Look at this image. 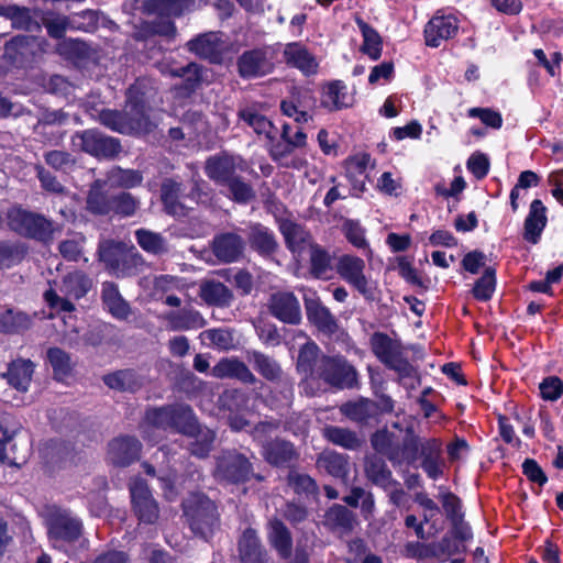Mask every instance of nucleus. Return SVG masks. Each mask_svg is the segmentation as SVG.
I'll use <instances>...</instances> for the list:
<instances>
[{
    "label": "nucleus",
    "instance_id": "1",
    "mask_svg": "<svg viewBox=\"0 0 563 563\" xmlns=\"http://www.w3.org/2000/svg\"><path fill=\"white\" fill-rule=\"evenodd\" d=\"M398 431L379 430L372 435L373 449L385 455L394 466L413 464L422 452L424 440H421L413 431L412 426L399 429L398 423L393 424Z\"/></svg>",
    "mask_w": 563,
    "mask_h": 563
},
{
    "label": "nucleus",
    "instance_id": "2",
    "mask_svg": "<svg viewBox=\"0 0 563 563\" xmlns=\"http://www.w3.org/2000/svg\"><path fill=\"white\" fill-rule=\"evenodd\" d=\"M148 110L143 98L139 97L136 89L132 87L129 89L123 110H102L99 120L103 125L119 133H146L153 128Z\"/></svg>",
    "mask_w": 563,
    "mask_h": 563
},
{
    "label": "nucleus",
    "instance_id": "3",
    "mask_svg": "<svg viewBox=\"0 0 563 563\" xmlns=\"http://www.w3.org/2000/svg\"><path fill=\"white\" fill-rule=\"evenodd\" d=\"M47 537L52 548L73 554L77 547L87 549L84 522L69 509L53 507L47 520Z\"/></svg>",
    "mask_w": 563,
    "mask_h": 563
},
{
    "label": "nucleus",
    "instance_id": "4",
    "mask_svg": "<svg viewBox=\"0 0 563 563\" xmlns=\"http://www.w3.org/2000/svg\"><path fill=\"white\" fill-rule=\"evenodd\" d=\"M198 428L192 410L185 405L150 409L142 424L144 438L156 442V431L175 430L187 437Z\"/></svg>",
    "mask_w": 563,
    "mask_h": 563
},
{
    "label": "nucleus",
    "instance_id": "5",
    "mask_svg": "<svg viewBox=\"0 0 563 563\" xmlns=\"http://www.w3.org/2000/svg\"><path fill=\"white\" fill-rule=\"evenodd\" d=\"M98 253L109 273L118 278L135 275L143 265V258L137 250L123 242L103 241Z\"/></svg>",
    "mask_w": 563,
    "mask_h": 563
},
{
    "label": "nucleus",
    "instance_id": "6",
    "mask_svg": "<svg viewBox=\"0 0 563 563\" xmlns=\"http://www.w3.org/2000/svg\"><path fill=\"white\" fill-rule=\"evenodd\" d=\"M184 512L191 531L207 540L219 526L214 503L201 494H194L184 501Z\"/></svg>",
    "mask_w": 563,
    "mask_h": 563
},
{
    "label": "nucleus",
    "instance_id": "7",
    "mask_svg": "<svg viewBox=\"0 0 563 563\" xmlns=\"http://www.w3.org/2000/svg\"><path fill=\"white\" fill-rule=\"evenodd\" d=\"M92 286L91 279L80 271H74L65 275L58 287L59 296L54 289L44 292V299L49 308L56 311L71 312L75 306L71 299L78 300L87 295Z\"/></svg>",
    "mask_w": 563,
    "mask_h": 563
},
{
    "label": "nucleus",
    "instance_id": "8",
    "mask_svg": "<svg viewBox=\"0 0 563 563\" xmlns=\"http://www.w3.org/2000/svg\"><path fill=\"white\" fill-rule=\"evenodd\" d=\"M365 269V261L352 254L339 256L335 263L338 275L366 300H373L377 287L376 283L366 275Z\"/></svg>",
    "mask_w": 563,
    "mask_h": 563
},
{
    "label": "nucleus",
    "instance_id": "9",
    "mask_svg": "<svg viewBox=\"0 0 563 563\" xmlns=\"http://www.w3.org/2000/svg\"><path fill=\"white\" fill-rule=\"evenodd\" d=\"M371 347L375 356L387 367L398 373L400 377H410L415 373L413 366L404 355L398 341L387 334L375 332L371 338Z\"/></svg>",
    "mask_w": 563,
    "mask_h": 563
},
{
    "label": "nucleus",
    "instance_id": "10",
    "mask_svg": "<svg viewBox=\"0 0 563 563\" xmlns=\"http://www.w3.org/2000/svg\"><path fill=\"white\" fill-rule=\"evenodd\" d=\"M312 379H321L339 388H350L356 382V371L342 356L322 355L313 365Z\"/></svg>",
    "mask_w": 563,
    "mask_h": 563
},
{
    "label": "nucleus",
    "instance_id": "11",
    "mask_svg": "<svg viewBox=\"0 0 563 563\" xmlns=\"http://www.w3.org/2000/svg\"><path fill=\"white\" fill-rule=\"evenodd\" d=\"M8 222L10 228L18 233L40 241L52 239L55 231L52 221L41 214L29 212L21 208H12L8 212Z\"/></svg>",
    "mask_w": 563,
    "mask_h": 563
},
{
    "label": "nucleus",
    "instance_id": "12",
    "mask_svg": "<svg viewBox=\"0 0 563 563\" xmlns=\"http://www.w3.org/2000/svg\"><path fill=\"white\" fill-rule=\"evenodd\" d=\"M162 201L166 212L174 217H184L187 214L191 206L186 205V200L189 199L195 203L205 201L207 194L202 192L199 184H195L189 196L181 194V185L173 179H167L162 184Z\"/></svg>",
    "mask_w": 563,
    "mask_h": 563
},
{
    "label": "nucleus",
    "instance_id": "13",
    "mask_svg": "<svg viewBox=\"0 0 563 563\" xmlns=\"http://www.w3.org/2000/svg\"><path fill=\"white\" fill-rule=\"evenodd\" d=\"M190 0H147L145 10L162 19L153 23V32L164 36H174L176 27L170 18L178 16L188 8Z\"/></svg>",
    "mask_w": 563,
    "mask_h": 563
},
{
    "label": "nucleus",
    "instance_id": "14",
    "mask_svg": "<svg viewBox=\"0 0 563 563\" xmlns=\"http://www.w3.org/2000/svg\"><path fill=\"white\" fill-rule=\"evenodd\" d=\"M244 162L240 157L228 154L214 155L207 159L206 175L216 184L225 186L235 178L236 170H244Z\"/></svg>",
    "mask_w": 563,
    "mask_h": 563
},
{
    "label": "nucleus",
    "instance_id": "15",
    "mask_svg": "<svg viewBox=\"0 0 563 563\" xmlns=\"http://www.w3.org/2000/svg\"><path fill=\"white\" fill-rule=\"evenodd\" d=\"M130 494L133 509L139 519L146 523H153L158 518V506L142 478H134L130 484Z\"/></svg>",
    "mask_w": 563,
    "mask_h": 563
},
{
    "label": "nucleus",
    "instance_id": "16",
    "mask_svg": "<svg viewBox=\"0 0 563 563\" xmlns=\"http://www.w3.org/2000/svg\"><path fill=\"white\" fill-rule=\"evenodd\" d=\"M252 472L250 462L240 453H223L217 462L216 476L230 483L249 479Z\"/></svg>",
    "mask_w": 563,
    "mask_h": 563
},
{
    "label": "nucleus",
    "instance_id": "17",
    "mask_svg": "<svg viewBox=\"0 0 563 563\" xmlns=\"http://www.w3.org/2000/svg\"><path fill=\"white\" fill-rule=\"evenodd\" d=\"M73 142L75 146L98 157L113 156L120 150V145L114 139L106 136L95 130H87L76 134Z\"/></svg>",
    "mask_w": 563,
    "mask_h": 563
},
{
    "label": "nucleus",
    "instance_id": "18",
    "mask_svg": "<svg viewBox=\"0 0 563 563\" xmlns=\"http://www.w3.org/2000/svg\"><path fill=\"white\" fill-rule=\"evenodd\" d=\"M459 20L453 14L437 13L424 26L426 44L430 47H439L442 42L456 35Z\"/></svg>",
    "mask_w": 563,
    "mask_h": 563
},
{
    "label": "nucleus",
    "instance_id": "19",
    "mask_svg": "<svg viewBox=\"0 0 563 563\" xmlns=\"http://www.w3.org/2000/svg\"><path fill=\"white\" fill-rule=\"evenodd\" d=\"M283 57L287 65L297 68L303 75L310 76L318 73L319 63L309 49L299 42L285 45Z\"/></svg>",
    "mask_w": 563,
    "mask_h": 563
},
{
    "label": "nucleus",
    "instance_id": "20",
    "mask_svg": "<svg viewBox=\"0 0 563 563\" xmlns=\"http://www.w3.org/2000/svg\"><path fill=\"white\" fill-rule=\"evenodd\" d=\"M141 448L137 439L128 435L119 437L109 443L108 457L114 465L128 466L139 459Z\"/></svg>",
    "mask_w": 563,
    "mask_h": 563
},
{
    "label": "nucleus",
    "instance_id": "21",
    "mask_svg": "<svg viewBox=\"0 0 563 563\" xmlns=\"http://www.w3.org/2000/svg\"><path fill=\"white\" fill-rule=\"evenodd\" d=\"M161 319L170 331L197 330L203 328L207 323L202 314L191 307L166 312L161 316Z\"/></svg>",
    "mask_w": 563,
    "mask_h": 563
},
{
    "label": "nucleus",
    "instance_id": "22",
    "mask_svg": "<svg viewBox=\"0 0 563 563\" xmlns=\"http://www.w3.org/2000/svg\"><path fill=\"white\" fill-rule=\"evenodd\" d=\"M269 309L273 316L285 323L297 324L301 320L300 306L290 292H278L271 297Z\"/></svg>",
    "mask_w": 563,
    "mask_h": 563
},
{
    "label": "nucleus",
    "instance_id": "23",
    "mask_svg": "<svg viewBox=\"0 0 563 563\" xmlns=\"http://www.w3.org/2000/svg\"><path fill=\"white\" fill-rule=\"evenodd\" d=\"M305 305L308 319L322 332L333 334L338 331V322L330 310L323 306L314 292L311 297L305 295Z\"/></svg>",
    "mask_w": 563,
    "mask_h": 563
},
{
    "label": "nucleus",
    "instance_id": "24",
    "mask_svg": "<svg viewBox=\"0 0 563 563\" xmlns=\"http://www.w3.org/2000/svg\"><path fill=\"white\" fill-rule=\"evenodd\" d=\"M34 363L30 360L16 358L8 364L2 377L7 383L21 393H26L32 382Z\"/></svg>",
    "mask_w": 563,
    "mask_h": 563
},
{
    "label": "nucleus",
    "instance_id": "25",
    "mask_svg": "<svg viewBox=\"0 0 563 563\" xmlns=\"http://www.w3.org/2000/svg\"><path fill=\"white\" fill-rule=\"evenodd\" d=\"M547 208L539 199H534L525 220L523 239L532 244H537L547 225Z\"/></svg>",
    "mask_w": 563,
    "mask_h": 563
},
{
    "label": "nucleus",
    "instance_id": "26",
    "mask_svg": "<svg viewBox=\"0 0 563 563\" xmlns=\"http://www.w3.org/2000/svg\"><path fill=\"white\" fill-rule=\"evenodd\" d=\"M238 69L244 78L265 75L269 69L266 52L261 48L244 52L238 59Z\"/></svg>",
    "mask_w": 563,
    "mask_h": 563
},
{
    "label": "nucleus",
    "instance_id": "27",
    "mask_svg": "<svg viewBox=\"0 0 563 563\" xmlns=\"http://www.w3.org/2000/svg\"><path fill=\"white\" fill-rule=\"evenodd\" d=\"M244 249L243 240L235 233H224L214 238L213 254L224 263H232L239 260Z\"/></svg>",
    "mask_w": 563,
    "mask_h": 563
},
{
    "label": "nucleus",
    "instance_id": "28",
    "mask_svg": "<svg viewBox=\"0 0 563 563\" xmlns=\"http://www.w3.org/2000/svg\"><path fill=\"white\" fill-rule=\"evenodd\" d=\"M187 45L189 51L211 62H218L224 51L221 36L214 32L202 34L189 41Z\"/></svg>",
    "mask_w": 563,
    "mask_h": 563
},
{
    "label": "nucleus",
    "instance_id": "29",
    "mask_svg": "<svg viewBox=\"0 0 563 563\" xmlns=\"http://www.w3.org/2000/svg\"><path fill=\"white\" fill-rule=\"evenodd\" d=\"M419 456L422 459L421 467L430 478L437 479L442 476L444 460L442 459L441 444L438 440H424L422 452Z\"/></svg>",
    "mask_w": 563,
    "mask_h": 563
},
{
    "label": "nucleus",
    "instance_id": "30",
    "mask_svg": "<svg viewBox=\"0 0 563 563\" xmlns=\"http://www.w3.org/2000/svg\"><path fill=\"white\" fill-rule=\"evenodd\" d=\"M263 456L272 465L284 466L297 460L298 454L290 442L275 439L264 444Z\"/></svg>",
    "mask_w": 563,
    "mask_h": 563
},
{
    "label": "nucleus",
    "instance_id": "31",
    "mask_svg": "<svg viewBox=\"0 0 563 563\" xmlns=\"http://www.w3.org/2000/svg\"><path fill=\"white\" fill-rule=\"evenodd\" d=\"M280 231L292 253L300 255L305 250H310L311 245H314L310 233L303 227L292 221L282 222Z\"/></svg>",
    "mask_w": 563,
    "mask_h": 563
},
{
    "label": "nucleus",
    "instance_id": "32",
    "mask_svg": "<svg viewBox=\"0 0 563 563\" xmlns=\"http://www.w3.org/2000/svg\"><path fill=\"white\" fill-rule=\"evenodd\" d=\"M216 378H236L243 383H254L255 376L249 367L238 358H222L211 369Z\"/></svg>",
    "mask_w": 563,
    "mask_h": 563
},
{
    "label": "nucleus",
    "instance_id": "33",
    "mask_svg": "<svg viewBox=\"0 0 563 563\" xmlns=\"http://www.w3.org/2000/svg\"><path fill=\"white\" fill-rule=\"evenodd\" d=\"M317 466L333 477L343 482L347 481L350 473L347 455L334 451H324L318 456Z\"/></svg>",
    "mask_w": 563,
    "mask_h": 563
},
{
    "label": "nucleus",
    "instance_id": "34",
    "mask_svg": "<svg viewBox=\"0 0 563 563\" xmlns=\"http://www.w3.org/2000/svg\"><path fill=\"white\" fill-rule=\"evenodd\" d=\"M324 525L340 534L350 533L355 525L354 514L342 505H333L324 515Z\"/></svg>",
    "mask_w": 563,
    "mask_h": 563
},
{
    "label": "nucleus",
    "instance_id": "35",
    "mask_svg": "<svg viewBox=\"0 0 563 563\" xmlns=\"http://www.w3.org/2000/svg\"><path fill=\"white\" fill-rule=\"evenodd\" d=\"M365 474L373 484L384 489H391L393 485H398L385 461L376 455L366 457Z\"/></svg>",
    "mask_w": 563,
    "mask_h": 563
},
{
    "label": "nucleus",
    "instance_id": "36",
    "mask_svg": "<svg viewBox=\"0 0 563 563\" xmlns=\"http://www.w3.org/2000/svg\"><path fill=\"white\" fill-rule=\"evenodd\" d=\"M369 166H372V159L367 153H358L346 161V175L355 191H365L366 172Z\"/></svg>",
    "mask_w": 563,
    "mask_h": 563
},
{
    "label": "nucleus",
    "instance_id": "37",
    "mask_svg": "<svg viewBox=\"0 0 563 563\" xmlns=\"http://www.w3.org/2000/svg\"><path fill=\"white\" fill-rule=\"evenodd\" d=\"M239 553L242 563H265V553L255 530L246 529L243 532L239 540Z\"/></svg>",
    "mask_w": 563,
    "mask_h": 563
},
{
    "label": "nucleus",
    "instance_id": "38",
    "mask_svg": "<svg viewBox=\"0 0 563 563\" xmlns=\"http://www.w3.org/2000/svg\"><path fill=\"white\" fill-rule=\"evenodd\" d=\"M33 318L18 309H0V332L18 333L31 328Z\"/></svg>",
    "mask_w": 563,
    "mask_h": 563
},
{
    "label": "nucleus",
    "instance_id": "39",
    "mask_svg": "<svg viewBox=\"0 0 563 563\" xmlns=\"http://www.w3.org/2000/svg\"><path fill=\"white\" fill-rule=\"evenodd\" d=\"M102 300L109 312L114 318L123 320L129 317V305L121 297L115 284L111 282H104L102 284Z\"/></svg>",
    "mask_w": 563,
    "mask_h": 563
},
{
    "label": "nucleus",
    "instance_id": "40",
    "mask_svg": "<svg viewBox=\"0 0 563 563\" xmlns=\"http://www.w3.org/2000/svg\"><path fill=\"white\" fill-rule=\"evenodd\" d=\"M351 102L352 99L347 93V88L342 81L330 82L323 90L321 103L331 111L346 108Z\"/></svg>",
    "mask_w": 563,
    "mask_h": 563
},
{
    "label": "nucleus",
    "instance_id": "41",
    "mask_svg": "<svg viewBox=\"0 0 563 563\" xmlns=\"http://www.w3.org/2000/svg\"><path fill=\"white\" fill-rule=\"evenodd\" d=\"M239 118L246 125L252 128L256 134L265 135L267 139H273V123L264 114H262L256 107L249 106L241 109L239 111Z\"/></svg>",
    "mask_w": 563,
    "mask_h": 563
},
{
    "label": "nucleus",
    "instance_id": "42",
    "mask_svg": "<svg viewBox=\"0 0 563 563\" xmlns=\"http://www.w3.org/2000/svg\"><path fill=\"white\" fill-rule=\"evenodd\" d=\"M200 297L214 306H228L232 300V292L220 282L207 280L200 285Z\"/></svg>",
    "mask_w": 563,
    "mask_h": 563
},
{
    "label": "nucleus",
    "instance_id": "43",
    "mask_svg": "<svg viewBox=\"0 0 563 563\" xmlns=\"http://www.w3.org/2000/svg\"><path fill=\"white\" fill-rule=\"evenodd\" d=\"M161 71L164 75L170 77H178L184 79V90L191 92L195 90L199 81L201 80L200 68L195 63H189L183 67H174L169 65H163Z\"/></svg>",
    "mask_w": 563,
    "mask_h": 563
},
{
    "label": "nucleus",
    "instance_id": "44",
    "mask_svg": "<svg viewBox=\"0 0 563 563\" xmlns=\"http://www.w3.org/2000/svg\"><path fill=\"white\" fill-rule=\"evenodd\" d=\"M268 539L278 553L286 558L291 551V537L286 526L277 518L271 519L268 522Z\"/></svg>",
    "mask_w": 563,
    "mask_h": 563
},
{
    "label": "nucleus",
    "instance_id": "45",
    "mask_svg": "<svg viewBox=\"0 0 563 563\" xmlns=\"http://www.w3.org/2000/svg\"><path fill=\"white\" fill-rule=\"evenodd\" d=\"M355 22L363 36L362 52L376 60L382 55V37L371 25L361 18H356Z\"/></svg>",
    "mask_w": 563,
    "mask_h": 563
},
{
    "label": "nucleus",
    "instance_id": "46",
    "mask_svg": "<svg viewBox=\"0 0 563 563\" xmlns=\"http://www.w3.org/2000/svg\"><path fill=\"white\" fill-rule=\"evenodd\" d=\"M322 434L328 441L347 450H355L362 444L356 433L345 428L328 426L323 428Z\"/></svg>",
    "mask_w": 563,
    "mask_h": 563
},
{
    "label": "nucleus",
    "instance_id": "47",
    "mask_svg": "<svg viewBox=\"0 0 563 563\" xmlns=\"http://www.w3.org/2000/svg\"><path fill=\"white\" fill-rule=\"evenodd\" d=\"M341 412L351 420L364 422L377 415V406L368 399H358L344 404Z\"/></svg>",
    "mask_w": 563,
    "mask_h": 563
},
{
    "label": "nucleus",
    "instance_id": "48",
    "mask_svg": "<svg viewBox=\"0 0 563 563\" xmlns=\"http://www.w3.org/2000/svg\"><path fill=\"white\" fill-rule=\"evenodd\" d=\"M202 343L221 351L234 349L235 339L233 332L227 328L205 330L200 333Z\"/></svg>",
    "mask_w": 563,
    "mask_h": 563
},
{
    "label": "nucleus",
    "instance_id": "49",
    "mask_svg": "<svg viewBox=\"0 0 563 563\" xmlns=\"http://www.w3.org/2000/svg\"><path fill=\"white\" fill-rule=\"evenodd\" d=\"M249 362H251L254 368L266 379L277 380L282 377L283 371L277 362L269 356L253 351L249 353Z\"/></svg>",
    "mask_w": 563,
    "mask_h": 563
},
{
    "label": "nucleus",
    "instance_id": "50",
    "mask_svg": "<svg viewBox=\"0 0 563 563\" xmlns=\"http://www.w3.org/2000/svg\"><path fill=\"white\" fill-rule=\"evenodd\" d=\"M249 240L251 246L263 254L274 252L277 246L273 232L260 224L251 227Z\"/></svg>",
    "mask_w": 563,
    "mask_h": 563
},
{
    "label": "nucleus",
    "instance_id": "51",
    "mask_svg": "<svg viewBox=\"0 0 563 563\" xmlns=\"http://www.w3.org/2000/svg\"><path fill=\"white\" fill-rule=\"evenodd\" d=\"M103 382L111 389L120 391H134L141 386L136 374L131 369L118 371L106 375Z\"/></svg>",
    "mask_w": 563,
    "mask_h": 563
},
{
    "label": "nucleus",
    "instance_id": "52",
    "mask_svg": "<svg viewBox=\"0 0 563 563\" xmlns=\"http://www.w3.org/2000/svg\"><path fill=\"white\" fill-rule=\"evenodd\" d=\"M0 15L10 19L12 26L15 29L31 31L40 27V25L32 20L30 10L26 8H20L13 4L3 5L0 7Z\"/></svg>",
    "mask_w": 563,
    "mask_h": 563
},
{
    "label": "nucleus",
    "instance_id": "53",
    "mask_svg": "<svg viewBox=\"0 0 563 563\" xmlns=\"http://www.w3.org/2000/svg\"><path fill=\"white\" fill-rule=\"evenodd\" d=\"M311 274L317 278H329L331 272V256L320 245H311L309 250Z\"/></svg>",
    "mask_w": 563,
    "mask_h": 563
},
{
    "label": "nucleus",
    "instance_id": "54",
    "mask_svg": "<svg viewBox=\"0 0 563 563\" xmlns=\"http://www.w3.org/2000/svg\"><path fill=\"white\" fill-rule=\"evenodd\" d=\"M192 441L189 442L191 454L198 457H206L212 449L216 439L214 432L209 428L198 426L195 433L189 435Z\"/></svg>",
    "mask_w": 563,
    "mask_h": 563
},
{
    "label": "nucleus",
    "instance_id": "55",
    "mask_svg": "<svg viewBox=\"0 0 563 563\" xmlns=\"http://www.w3.org/2000/svg\"><path fill=\"white\" fill-rule=\"evenodd\" d=\"M294 147L282 140V142L274 143L269 148V155L274 162L287 168H301L303 161L300 158H289L294 152Z\"/></svg>",
    "mask_w": 563,
    "mask_h": 563
},
{
    "label": "nucleus",
    "instance_id": "56",
    "mask_svg": "<svg viewBox=\"0 0 563 563\" xmlns=\"http://www.w3.org/2000/svg\"><path fill=\"white\" fill-rule=\"evenodd\" d=\"M139 245L148 253L159 254L167 251L166 242L161 234L145 229L135 232Z\"/></svg>",
    "mask_w": 563,
    "mask_h": 563
},
{
    "label": "nucleus",
    "instance_id": "57",
    "mask_svg": "<svg viewBox=\"0 0 563 563\" xmlns=\"http://www.w3.org/2000/svg\"><path fill=\"white\" fill-rule=\"evenodd\" d=\"M47 358L53 367L54 374L59 379L67 376L71 371L69 355L59 347H51L47 351Z\"/></svg>",
    "mask_w": 563,
    "mask_h": 563
},
{
    "label": "nucleus",
    "instance_id": "58",
    "mask_svg": "<svg viewBox=\"0 0 563 563\" xmlns=\"http://www.w3.org/2000/svg\"><path fill=\"white\" fill-rule=\"evenodd\" d=\"M110 186L132 188L142 183L139 172L130 169L113 168L108 175Z\"/></svg>",
    "mask_w": 563,
    "mask_h": 563
},
{
    "label": "nucleus",
    "instance_id": "59",
    "mask_svg": "<svg viewBox=\"0 0 563 563\" xmlns=\"http://www.w3.org/2000/svg\"><path fill=\"white\" fill-rule=\"evenodd\" d=\"M88 209L97 214H107L112 211V201L111 198L107 197L101 190L100 185L97 181L95 186L91 188L88 199H87Z\"/></svg>",
    "mask_w": 563,
    "mask_h": 563
},
{
    "label": "nucleus",
    "instance_id": "60",
    "mask_svg": "<svg viewBox=\"0 0 563 563\" xmlns=\"http://www.w3.org/2000/svg\"><path fill=\"white\" fill-rule=\"evenodd\" d=\"M319 347L313 342L306 343L298 355V368L312 378L313 365L319 361Z\"/></svg>",
    "mask_w": 563,
    "mask_h": 563
},
{
    "label": "nucleus",
    "instance_id": "61",
    "mask_svg": "<svg viewBox=\"0 0 563 563\" xmlns=\"http://www.w3.org/2000/svg\"><path fill=\"white\" fill-rule=\"evenodd\" d=\"M496 286L495 271L487 268L483 276L475 283L473 295L476 299L487 301L492 298Z\"/></svg>",
    "mask_w": 563,
    "mask_h": 563
},
{
    "label": "nucleus",
    "instance_id": "62",
    "mask_svg": "<svg viewBox=\"0 0 563 563\" xmlns=\"http://www.w3.org/2000/svg\"><path fill=\"white\" fill-rule=\"evenodd\" d=\"M225 186L228 187L229 196L239 203H247L255 197L253 188L238 176Z\"/></svg>",
    "mask_w": 563,
    "mask_h": 563
},
{
    "label": "nucleus",
    "instance_id": "63",
    "mask_svg": "<svg viewBox=\"0 0 563 563\" xmlns=\"http://www.w3.org/2000/svg\"><path fill=\"white\" fill-rule=\"evenodd\" d=\"M112 211L129 217L135 213L139 208V201L129 192H121L111 197Z\"/></svg>",
    "mask_w": 563,
    "mask_h": 563
},
{
    "label": "nucleus",
    "instance_id": "64",
    "mask_svg": "<svg viewBox=\"0 0 563 563\" xmlns=\"http://www.w3.org/2000/svg\"><path fill=\"white\" fill-rule=\"evenodd\" d=\"M431 556L445 560L459 551V547L452 538L445 536L439 542L428 544L426 548Z\"/></svg>",
    "mask_w": 563,
    "mask_h": 563
}]
</instances>
